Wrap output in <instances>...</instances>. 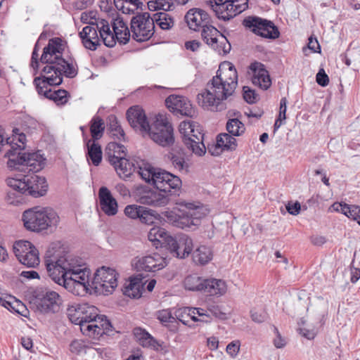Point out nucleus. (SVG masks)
<instances>
[{"label": "nucleus", "instance_id": "nucleus-1", "mask_svg": "<svg viewBox=\"0 0 360 360\" xmlns=\"http://www.w3.org/2000/svg\"><path fill=\"white\" fill-rule=\"evenodd\" d=\"M45 264L49 276L60 285L75 295H83L89 287L96 292L109 294L117 286V274L115 269L102 266L94 274L89 283L90 270L85 266L82 259L70 254H46Z\"/></svg>", "mask_w": 360, "mask_h": 360}, {"label": "nucleus", "instance_id": "nucleus-2", "mask_svg": "<svg viewBox=\"0 0 360 360\" xmlns=\"http://www.w3.org/2000/svg\"><path fill=\"white\" fill-rule=\"evenodd\" d=\"M64 49L65 44L60 38L55 37L49 41L40 58L41 63L46 65L41 70V77H36L33 82L39 94L53 100L57 105L67 103L68 92L63 89L53 91L49 86L60 84L63 75L73 78L77 74V70L72 63L63 58Z\"/></svg>", "mask_w": 360, "mask_h": 360}, {"label": "nucleus", "instance_id": "nucleus-3", "mask_svg": "<svg viewBox=\"0 0 360 360\" xmlns=\"http://www.w3.org/2000/svg\"><path fill=\"white\" fill-rule=\"evenodd\" d=\"M238 85V73L234 65L224 61L219 65L216 75L198 94L197 100L203 108L212 111L226 110L233 100Z\"/></svg>", "mask_w": 360, "mask_h": 360}, {"label": "nucleus", "instance_id": "nucleus-4", "mask_svg": "<svg viewBox=\"0 0 360 360\" xmlns=\"http://www.w3.org/2000/svg\"><path fill=\"white\" fill-rule=\"evenodd\" d=\"M137 172L146 183L153 185L160 192L167 194L179 191L181 180L165 170L153 167L150 163L141 161L138 164Z\"/></svg>", "mask_w": 360, "mask_h": 360}, {"label": "nucleus", "instance_id": "nucleus-5", "mask_svg": "<svg viewBox=\"0 0 360 360\" xmlns=\"http://www.w3.org/2000/svg\"><path fill=\"white\" fill-rule=\"evenodd\" d=\"M87 23L88 25L79 33L82 43L86 49L96 50L100 45V38L108 47H113L115 45L114 34L106 20L94 19Z\"/></svg>", "mask_w": 360, "mask_h": 360}, {"label": "nucleus", "instance_id": "nucleus-6", "mask_svg": "<svg viewBox=\"0 0 360 360\" xmlns=\"http://www.w3.org/2000/svg\"><path fill=\"white\" fill-rule=\"evenodd\" d=\"M22 221L27 230L39 233L56 229L59 224L60 217L49 207L36 206L23 212Z\"/></svg>", "mask_w": 360, "mask_h": 360}, {"label": "nucleus", "instance_id": "nucleus-7", "mask_svg": "<svg viewBox=\"0 0 360 360\" xmlns=\"http://www.w3.org/2000/svg\"><path fill=\"white\" fill-rule=\"evenodd\" d=\"M6 183L15 191L35 198L44 195L48 188L46 179L36 174L25 175L21 179L8 178Z\"/></svg>", "mask_w": 360, "mask_h": 360}, {"label": "nucleus", "instance_id": "nucleus-8", "mask_svg": "<svg viewBox=\"0 0 360 360\" xmlns=\"http://www.w3.org/2000/svg\"><path fill=\"white\" fill-rule=\"evenodd\" d=\"M179 131L181 135L182 141L188 150L198 156L205 153L206 148L203 143L204 134L196 123L190 120L183 121L179 126Z\"/></svg>", "mask_w": 360, "mask_h": 360}, {"label": "nucleus", "instance_id": "nucleus-9", "mask_svg": "<svg viewBox=\"0 0 360 360\" xmlns=\"http://www.w3.org/2000/svg\"><path fill=\"white\" fill-rule=\"evenodd\" d=\"M173 127L169 122L167 115L159 113L154 117L153 122L150 129L146 131L150 139L160 146H169L174 141Z\"/></svg>", "mask_w": 360, "mask_h": 360}, {"label": "nucleus", "instance_id": "nucleus-10", "mask_svg": "<svg viewBox=\"0 0 360 360\" xmlns=\"http://www.w3.org/2000/svg\"><path fill=\"white\" fill-rule=\"evenodd\" d=\"M131 37L142 42L150 39L155 32L154 21L147 12L138 13L131 19Z\"/></svg>", "mask_w": 360, "mask_h": 360}, {"label": "nucleus", "instance_id": "nucleus-11", "mask_svg": "<svg viewBox=\"0 0 360 360\" xmlns=\"http://www.w3.org/2000/svg\"><path fill=\"white\" fill-rule=\"evenodd\" d=\"M5 156L8 158V165L12 167L13 164L22 167V169L27 170L29 172H37L43 169L45 165V158L39 152L32 153H18V155L14 157L11 150L6 152Z\"/></svg>", "mask_w": 360, "mask_h": 360}, {"label": "nucleus", "instance_id": "nucleus-12", "mask_svg": "<svg viewBox=\"0 0 360 360\" xmlns=\"http://www.w3.org/2000/svg\"><path fill=\"white\" fill-rule=\"evenodd\" d=\"M213 11L219 19L229 20L248 8V0H214Z\"/></svg>", "mask_w": 360, "mask_h": 360}, {"label": "nucleus", "instance_id": "nucleus-13", "mask_svg": "<svg viewBox=\"0 0 360 360\" xmlns=\"http://www.w3.org/2000/svg\"><path fill=\"white\" fill-rule=\"evenodd\" d=\"M62 300L60 295L50 289L45 288L36 292V309L41 314H54L59 311Z\"/></svg>", "mask_w": 360, "mask_h": 360}, {"label": "nucleus", "instance_id": "nucleus-14", "mask_svg": "<svg viewBox=\"0 0 360 360\" xmlns=\"http://www.w3.org/2000/svg\"><path fill=\"white\" fill-rule=\"evenodd\" d=\"M201 36L203 41L219 54L229 53L231 44L227 39L214 27L207 24L202 27Z\"/></svg>", "mask_w": 360, "mask_h": 360}, {"label": "nucleus", "instance_id": "nucleus-15", "mask_svg": "<svg viewBox=\"0 0 360 360\" xmlns=\"http://www.w3.org/2000/svg\"><path fill=\"white\" fill-rule=\"evenodd\" d=\"M13 252L19 262L27 267L34 268L39 264V251L27 240H19L13 245Z\"/></svg>", "mask_w": 360, "mask_h": 360}, {"label": "nucleus", "instance_id": "nucleus-16", "mask_svg": "<svg viewBox=\"0 0 360 360\" xmlns=\"http://www.w3.org/2000/svg\"><path fill=\"white\" fill-rule=\"evenodd\" d=\"M243 24L252 32L264 38L276 39L280 34L278 30L272 22L257 16L245 18Z\"/></svg>", "mask_w": 360, "mask_h": 360}, {"label": "nucleus", "instance_id": "nucleus-17", "mask_svg": "<svg viewBox=\"0 0 360 360\" xmlns=\"http://www.w3.org/2000/svg\"><path fill=\"white\" fill-rule=\"evenodd\" d=\"M153 190L146 186H139L134 191V197L138 202L153 207H164L169 202L167 195Z\"/></svg>", "mask_w": 360, "mask_h": 360}, {"label": "nucleus", "instance_id": "nucleus-18", "mask_svg": "<svg viewBox=\"0 0 360 360\" xmlns=\"http://www.w3.org/2000/svg\"><path fill=\"white\" fill-rule=\"evenodd\" d=\"M167 248L174 256L184 259L191 253L193 243L188 235L179 234L169 239Z\"/></svg>", "mask_w": 360, "mask_h": 360}, {"label": "nucleus", "instance_id": "nucleus-19", "mask_svg": "<svg viewBox=\"0 0 360 360\" xmlns=\"http://www.w3.org/2000/svg\"><path fill=\"white\" fill-rule=\"evenodd\" d=\"M133 266L137 271L155 272L167 266L165 257L158 253L136 257L133 261Z\"/></svg>", "mask_w": 360, "mask_h": 360}, {"label": "nucleus", "instance_id": "nucleus-20", "mask_svg": "<svg viewBox=\"0 0 360 360\" xmlns=\"http://www.w3.org/2000/svg\"><path fill=\"white\" fill-rule=\"evenodd\" d=\"M98 309L94 306L86 303L78 304L77 307H71L68 309V316L70 321L80 326L84 321H90L97 317Z\"/></svg>", "mask_w": 360, "mask_h": 360}, {"label": "nucleus", "instance_id": "nucleus-21", "mask_svg": "<svg viewBox=\"0 0 360 360\" xmlns=\"http://www.w3.org/2000/svg\"><path fill=\"white\" fill-rule=\"evenodd\" d=\"M167 108L176 115L192 117L194 109L190 101L185 96L170 95L165 100Z\"/></svg>", "mask_w": 360, "mask_h": 360}, {"label": "nucleus", "instance_id": "nucleus-22", "mask_svg": "<svg viewBox=\"0 0 360 360\" xmlns=\"http://www.w3.org/2000/svg\"><path fill=\"white\" fill-rule=\"evenodd\" d=\"M127 117L130 125L142 133L150 129V124L143 110L139 106H133L128 109Z\"/></svg>", "mask_w": 360, "mask_h": 360}, {"label": "nucleus", "instance_id": "nucleus-23", "mask_svg": "<svg viewBox=\"0 0 360 360\" xmlns=\"http://www.w3.org/2000/svg\"><path fill=\"white\" fill-rule=\"evenodd\" d=\"M186 22L191 30H198L210 23L209 15L200 8H191L185 15Z\"/></svg>", "mask_w": 360, "mask_h": 360}, {"label": "nucleus", "instance_id": "nucleus-24", "mask_svg": "<svg viewBox=\"0 0 360 360\" xmlns=\"http://www.w3.org/2000/svg\"><path fill=\"white\" fill-rule=\"evenodd\" d=\"M98 198L101 210L108 216H114L117 213L118 205L117 200L111 194L110 190L105 186L100 188Z\"/></svg>", "mask_w": 360, "mask_h": 360}, {"label": "nucleus", "instance_id": "nucleus-25", "mask_svg": "<svg viewBox=\"0 0 360 360\" xmlns=\"http://www.w3.org/2000/svg\"><path fill=\"white\" fill-rule=\"evenodd\" d=\"M250 69L253 71L252 84L263 90L269 89L271 84V81L268 71L263 68V65L259 63H255L251 64Z\"/></svg>", "mask_w": 360, "mask_h": 360}, {"label": "nucleus", "instance_id": "nucleus-26", "mask_svg": "<svg viewBox=\"0 0 360 360\" xmlns=\"http://www.w3.org/2000/svg\"><path fill=\"white\" fill-rule=\"evenodd\" d=\"M225 281L221 279L207 278L204 280L202 292L207 295L219 297L226 292Z\"/></svg>", "mask_w": 360, "mask_h": 360}, {"label": "nucleus", "instance_id": "nucleus-27", "mask_svg": "<svg viewBox=\"0 0 360 360\" xmlns=\"http://www.w3.org/2000/svg\"><path fill=\"white\" fill-rule=\"evenodd\" d=\"M115 41L116 39L122 44H126L129 42L130 37H131V29L129 30L128 25L123 19L117 18L115 19L112 24Z\"/></svg>", "mask_w": 360, "mask_h": 360}, {"label": "nucleus", "instance_id": "nucleus-28", "mask_svg": "<svg viewBox=\"0 0 360 360\" xmlns=\"http://www.w3.org/2000/svg\"><path fill=\"white\" fill-rule=\"evenodd\" d=\"M170 236L165 229L160 226H154L151 228L148 232V238L156 248L159 245L167 247L169 243Z\"/></svg>", "mask_w": 360, "mask_h": 360}, {"label": "nucleus", "instance_id": "nucleus-29", "mask_svg": "<svg viewBox=\"0 0 360 360\" xmlns=\"http://www.w3.org/2000/svg\"><path fill=\"white\" fill-rule=\"evenodd\" d=\"M185 207L189 212V216L193 219L197 226L200 225L201 219L205 217L210 212L208 207L200 202H187Z\"/></svg>", "mask_w": 360, "mask_h": 360}, {"label": "nucleus", "instance_id": "nucleus-30", "mask_svg": "<svg viewBox=\"0 0 360 360\" xmlns=\"http://www.w3.org/2000/svg\"><path fill=\"white\" fill-rule=\"evenodd\" d=\"M110 165L113 166L117 175L123 180L129 179L134 170V165L126 157L120 158L119 160L115 161V163Z\"/></svg>", "mask_w": 360, "mask_h": 360}, {"label": "nucleus", "instance_id": "nucleus-31", "mask_svg": "<svg viewBox=\"0 0 360 360\" xmlns=\"http://www.w3.org/2000/svg\"><path fill=\"white\" fill-rule=\"evenodd\" d=\"M70 351L71 353L78 356L85 354L94 357L98 353V350L87 344L82 340H74L70 344Z\"/></svg>", "mask_w": 360, "mask_h": 360}, {"label": "nucleus", "instance_id": "nucleus-32", "mask_svg": "<svg viewBox=\"0 0 360 360\" xmlns=\"http://www.w3.org/2000/svg\"><path fill=\"white\" fill-rule=\"evenodd\" d=\"M213 257V252L210 248L206 245L198 247L192 254L193 261L198 265H205L209 263Z\"/></svg>", "mask_w": 360, "mask_h": 360}, {"label": "nucleus", "instance_id": "nucleus-33", "mask_svg": "<svg viewBox=\"0 0 360 360\" xmlns=\"http://www.w3.org/2000/svg\"><path fill=\"white\" fill-rule=\"evenodd\" d=\"M105 153L110 164L115 163V161L119 160L120 158H125L127 155L125 147L115 142H110L108 144Z\"/></svg>", "mask_w": 360, "mask_h": 360}, {"label": "nucleus", "instance_id": "nucleus-34", "mask_svg": "<svg viewBox=\"0 0 360 360\" xmlns=\"http://www.w3.org/2000/svg\"><path fill=\"white\" fill-rule=\"evenodd\" d=\"M145 283L141 278L134 277L131 278L129 283L125 287L124 294L132 298L140 297Z\"/></svg>", "mask_w": 360, "mask_h": 360}, {"label": "nucleus", "instance_id": "nucleus-35", "mask_svg": "<svg viewBox=\"0 0 360 360\" xmlns=\"http://www.w3.org/2000/svg\"><path fill=\"white\" fill-rule=\"evenodd\" d=\"M184 312L186 313L188 316L191 317V320L195 322L210 323L212 321L207 309L187 307L184 309Z\"/></svg>", "mask_w": 360, "mask_h": 360}, {"label": "nucleus", "instance_id": "nucleus-36", "mask_svg": "<svg viewBox=\"0 0 360 360\" xmlns=\"http://www.w3.org/2000/svg\"><path fill=\"white\" fill-rule=\"evenodd\" d=\"M237 147L236 139L231 134L224 133L217 136L216 148L221 150H234Z\"/></svg>", "mask_w": 360, "mask_h": 360}, {"label": "nucleus", "instance_id": "nucleus-37", "mask_svg": "<svg viewBox=\"0 0 360 360\" xmlns=\"http://www.w3.org/2000/svg\"><path fill=\"white\" fill-rule=\"evenodd\" d=\"M87 157L91 160L93 165L98 166L102 160V150L100 145L96 143L94 140H89L86 142Z\"/></svg>", "mask_w": 360, "mask_h": 360}, {"label": "nucleus", "instance_id": "nucleus-38", "mask_svg": "<svg viewBox=\"0 0 360 360\" xmlns=\"http://www.w3.org/2000/svg\"><path fill=\"white\" fill-rule=\"evenodd\" d=\"M79 328L83 335L93 339L99 338L98 333H99L101 329L96 324V318H94L90 321H84V323H81Z\"/></svg>", "mask_w": 360, "mask_h": 360}, {"label": "nucleus", "instance_id": "nucleus-39", "mask_svg": "<svg viewBox=\"0 0 360 360\" xmlns=\"http://www.w3.org/2000/svg\"><path fill=\"white\" fill-rule=\"evenodd\" d=\"M152 19L154 21V25L156 24L164 30L171 29L174 25L173 18L165 12L155 13L152 17Z\"/></svg>", "mask_w": 360, "mask_h": 360}, {"label": "nucleus", "instance_id": "nucleus-40", "mask_svg": "<svg viewBox=\"0 0 360 360\" xmlns=\"http://www.w3.org/2000/svg\"><path fill=\"white\" fill-rule=\"evenodd\" d=\"M204 280L196 274L189 275L184 279V285L188 290L202 292Z\"/></svg>", "mask_w": 360, "mask_h": 360}, {"label": "nucleus", "instance_id": "nucleus-41", "mask_svg": "<svg viewBox=\"0 0 360 360\" xmlns=\"http://www.w3.org/2000/svg\"><path fill=\"white\" fill-rule=\"evenodd\" d=\"M105 129L103 120L98 116H94L90 125V131L94 141L101 139Z\"/></svg>", "mask_w": 360, "mask_h": 360}, {"label": "nucleus", "instance_id": "nucleus-42", "mask_svg": "<svg viewBox=\"0 0 360 360\" xmlns=\"http://www.w3.org/2000/svg\"><path fill=\"white\" fill-rule=\"evenodd\" d=\"M133 333L137 341L143 347L154 345L155 340L146 330L141 328H136L134 329Z\"/></svg>", "mask_w": 360, "mask_h": 360}, {"label": "nucleus", "instance_id": "nucleus-43", "mask_svg": "<svg viewBox=\"0 0 360 360\" xmlns=\"http://www.w3.org/2000/svg\"><path fill=\"white\" fill-rule=\"evenodd\" d=\"M226 127L228 132L234 136H239L245 131L244 124L238 118L229 119L226 123Z\"/></svg>", "mask_w": 360, "mask_h": 360}, {"label": "nucleus", "instance_id": "nucleus-44", "mask_svg": "<svg viewBox=\"0 0 360 360\" xmlns=\"http://www.w3.org/2000/svg\"><path fill=\"white\" fill-rule=\"evenodd\" d=\"M148 8L150 11L162 10L172 11L174 8L172 0H152L148 2Z\"/></svg>", "mask_w": 360, "mask_h": 360}, {"label": "nucleus", "instance_id": "nucleus-45", "mask_svg": "<svg viewBox=\"0 0 360 360\" xmlns=\"http://www.w3.org/2000/svg\"><path fill=\"white\" fill-rule=\"evenodd\" d=\"M109 120V129L111 135L115 139L121 141L124 139V132L120 125L117 117L114 115H110L108 117Z\"/></svg>", "mask_w": 360, "mask_h": 360}, {"label": "nucleus", "instance_id": "nucleus-46", "mask_svg": "<svg viewBox=\"0 0 360 360\" xmlns=\"http://www.w3.org/2000/svg\"><path fill=\"white\" fill-rule=\"evenodd\" d=\"M175 225L181 229H195L197 227L193 219L189 216L187 210L178 217L175 221Z\"/></svg>", "mask_w": 360, "mask_h": 360}, {"label": "nucleus", "instance_id": "nucleus-47", "mask_svg": "<svg viewBox=\"0 0 360 360\" xmlns=\"http://www.w3.org/2000/svg\"><path fill=\"white\" fill-rule=\"evenodd\" d=\"M96 324L101 329L99 333H98L99 338L104 334H108L112 330L111 323L105 316H98L97 314Z\"/></svg>", "mask_w": 360, "mask_h": 360}, {"label": "nucleus", "instance_id": "nucleus-48", "mask_svg": "<svg viewBox=\"0 0 360 360\" xmlns=\"http://www.w3.org/2000/svg\"><path fill=\"white\" fill-rule=\"evenodd\" d=\"M143 209L142 206L137 205H129L124 208V214L131 219H139Z\"/></svg>", "mask_w": 360, "mask_h": 360}, {"label": "nucleus", "instance_id": "nucleus-49", "mask_svg": "<svg viewBox=\"0 0 360 360\" xmlns=\"http://www.w3.org/2000/svg\"><path fill=\"white\" fill-rule=\"evenodd\" d=\"M158 319L164 324L168 323H173L175 321V318L172 315V313L168 309H163L159 311L157 314Z\"/></svg>", "mask_w": 360, "mask_h": 360}, {"label": "nucleus", "instance_id": "nucleus-50", "mask_svg": "<svg viewBox=\"0 0 360 360\" xmlns=\"http://www.w3.org/2000/svg\"><path fill=\"white\" fill-rule=\"evenodd\" d=\"M251 318L256 323H262L267 318L266 313L263 310H257L253 309L250 311Z\"/></svg>", "mask_w": 360, "mask_h": 360}, {"label": "nucleus", "instance_id": "nucleus-51", "mask_svg": "<svg viewBox=\"0 0 360 360\" xmlns=\"http://www.w3.org/2000/svg\"><path fill=\"white\" fill-rule=\"evenodd\" d=\"M143 213H141L139 219L142 223H145L147 224H150L153 222V214H152V210H148L144 207H143L142 210Z\"/></svg>", "mask_w": 360, "mask_h": 360}, {"label": "nucleus", "instance_id": "nucleus-52", "mask_svg": "<svg viewBox=\"0 0 360 360\" xmlns=\"http://www.w3.org/2000/svg\"><path fill=\"white\" fill-rule=\"evenodd\" d=\"M360 214V207L356 205H349L347 210V216L354 221H357Z\"/></svg>", "mask_w": 360, "mask_h": 360}, {"label": "nucleus", "instance_id": "nucleus-53", "mask_svg": "<svg viewBox=\"0 0 360 360\" xmlns=\"http://www.w3.org/2000/svg\"><path fill=\"white\" fill-rule=\"evenodd\" d=\"M208 313L210 316H213L219 319H225L226 314L222 312L217 305H211L207 308Z\"/></svg>", "mask_w": 360, "mask_h": 360}, {"label": "nucleus", "instance_id": "nucleus-54", "mask_svg": "<svg viewBox=\"0 0 360 360\" xmlns=\"http://www.w3.org/2000/svg\"><path fill=\"white\" fill-rule=\"evenodd\" d=\"M30 66L34 70V75H36L37 73V70H38V68H39V54H38L37 44H36V45L34 46V50L32 53Z\"/></svg>", "mask_w": 360, "mask_h": 360}, {"label": "nucleus", "instance_id": "nucleus-55", "mask_svg": "<svg viewBox=\"0 0 360 360\" xmlns=\"http://www.w3.org/2000/svg\"><path fill=\"white\" fill-rule=\"evenodd\" d=\"M243 98L248 103H254L256 102V94L249 87H243Z\"/></svg>", "mask_w": 360, "mask_h": 360}, {"label": "nucleus", "instance_id": "nucleus-56", "mask_svg": "<svg viewBox=\"0 0 360 360\" xmlns=\"http://www.w3.org/2000/svg\"><path fill=\"white\" fill-rule=\"evenodd\" d=\"M316 82L321 86H326L329 83L328 76L323 69H321L316 74Z\"/></svg>", "mask_w": 360, "mask_h": 360}, {"label": "nucleus", "instance_id": "nucleus-57", "mask_svg": "<svg viewBox=\"0 0 360 360\" xmlns=\"http://www.w3.org/2000/svg\"><path fill=\"white\" fill-rule=\"evenodd\" d=\"M286 210L288 212L289 214L292 215H297L300 214V210H301V205L300 202H288L286 205Z\"/></svg>", "mask_w": 360, "mask_h": 360}, {"label": "nucleus", "instance_id": "nucleus-58", "mask_svg": "<svg viewBox=\"0 0 360 360\" xmlns=\"http://www.w3.org/2000/svg\"><path fill=\"white\" fill-rule=\"evenodd\" d=\"M240 349V343L238 341H233L226 346V352L231 356H236Z\"/></svg>", "mask_w": 360, "mask_h": 360}, {"label": "nucleus", "instance_id": "nucleus-59", "mask_svg": "<svg viewBox=\"0 0 360 360\" xmlns=\"http://www.w3.org/2000/svg\"><path fill=\"white\" fill-rule=\"evenodd\" d=\"M173 166L178 170L181 171L184 169L185 161L184 158L177 155H173L171 158Z\"/></svg>", "mask_w": 360, "mask_h": 360}, {"label": "nucleus", "instance_id": "nucleus-60", "mask_svg": "<svg viewBox=\"0 0 360 360\" xmlns=\"http://www.w3.org/2000/svg\"><path fill=\"white\" fill-rule=\"evenodd\" d=\"M330 209L335 212H341L346 215L347 210L348 209V205L342 202H334Z\"/></svg>", "mask_w": 360, "mask_h": 360}, {"label": "nucleus", "instance_id": "nucleus-61", "mask_svg": "<svg viewBox=\"0 0 360 360\" xmlns=\"http://www.w3.org/2000/svg\"><path fill=\"white\" fill-rule=\"evenodd\" d=\"M308 48L314 53H320L321 48L316 39L309 38Z\"/></svg>", "mask_w": 360, "mask_h": 360}, {"label": "nucleus", "instance_id": "nucleus-62", "mask_svg": "<svg viewBox=\"0 0 360 360\" xmlns=\"http://www.w3.org/2000/svg\"><path fill=\"white\" fill-rule=\"evenodd\" d=\"M298 330L300 335L308 340H312L316 336V332L314 330H309L305 328H300Z\"/></svg>", "mask_w": 360, "mask_h": 360}, {"label": "nucleus", "instance_id": "nucleus-63", "mask_svg": "<svg viewBox=\"0 0 360 360\" xmlns=\"http://www.w3.org/2000/svg\"><path fill=\"white\" fill-rule=\"evenodd\" d=\"M287 103L288 101L285 97H283L281 99L278 113V116L280 117L286 118Z\"/></svg>", "mask_w": 360, "mask_h": 360}, {"label": "nucleus", "instance_id": "nucleus-64", "mask_svg": "<svg viewBox=\"0 0 360 360\" xmlns=\"http://www.w3.org/2000/svg\"><path fill=\"white\" fill-rule=\"evenodd\" d=\"M20 275L27 279L39 278V274L34 270L22 271Z\"/></svg>", "mask_w": 360, "mask_h": 360}]
</instances>
